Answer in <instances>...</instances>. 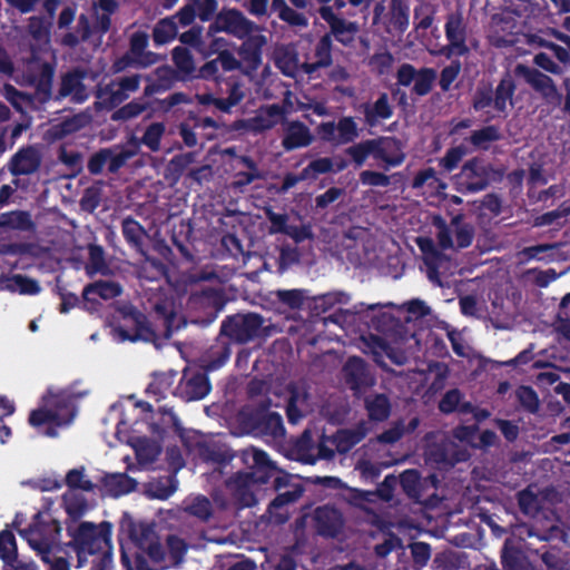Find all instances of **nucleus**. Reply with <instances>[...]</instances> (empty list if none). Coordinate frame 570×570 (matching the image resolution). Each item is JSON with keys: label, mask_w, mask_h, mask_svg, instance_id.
<instances>
[{"label": "nucleus", "mask_w": 570, "mask_h": 570, "mask_svg": "<svg viewBox=\"0 0 570 570\" xmlns=\"http://www.w3.org/2000/svg\"><path fill=\"white\" fill-rule=\"evenodd\" d=\"M389 24L399 35H403L410 26V4L407 0H391Z\"/></svg>", "instance_id": "obj_32"}, {"label": "nucleus", "mask_w": 570, "mask_h": 570, "mask_svg": "<svg viewBox=\"0 0 570 570\" xmlns=\"http://www.w3.org/2000/svg\"><path fill=\"white\" fill-rule=\"evenodd\" d=\"M444 32L448 43L442 46L435 55L451 59L463 57L470 52L466 45L468 27L461 11L451 12L446 16Z\"/></svg>", "instance_id": "obj_7"}, {"label": "nucleus", "mask_w": 570, "mask_h": 570, "mask_svg": "<svg viewBox=\"0 0 570 570\" xmlns=\"http://www.w3.org/2000/svg\"><path fill=\"white\" fill-rule=\"evenodd\" d=\"M177 489L175 478L167 476L150 483V495L158 500H167Z\"/></svg>", "instance_id": "obj_56"}, {"label": "nucleus", "mask_w": 570, "mask_h": 570, "mask_svg": "<svg viewBox=\"0 0 570 570\" xmlns=\"http://www.w3.org/2000/svg\"><path fill=\"white\" fill-rule=\"evenodd\" d=\"M365 435L366 431L363 426H357L356 429H344L336 432L333 441L337 452L347 453L357 445Z\"/></svg>", "instance_id": "obj_36"}, {"label": "nucleus", "mask_w": 570, "mask_h": 570, "mask_svg": "<svg viewBox=\"0 0 570 570\" xmlns=\"http://www.w3.org/2000/svg\"><path fill=\"white\" fill-rule=\"evenodd\" d=\"M102 488L112 498L128 494L136 489L137 482L126 473L106 474L101 479Z\"/></svg>", "instance_id": "obj_29"}, {"label": "nucleus", "mask_w": 570, "mask_h": 570, "mask_svg": "<svg viewBox=\"0 0 570 570\" xmlns=\"http://www.w3.org/2000/svg\"><path fill=\"white\" fill-rule=\"evenodd\" d=\"M185 512L197 518L202 522H207L213 515V504L205 495H197L186 503Z\"/></svg>", "instance_id": "obj_43"}, {"label": "nucleus", "mask_w": 570, "mask_h": 570, "mask_svg": "<svg viewBox=\"0 0 570 570\" xmlns=\"http://www.w3.org/2000/svg\"><path fill=\"white\" fill-rule=\"evenodd\" d=\"M501 563L504 570H529V564L521 551L507 544L502 549Z\"/></svg>", "instance_id": "obj_47"}, {"label": "nucleus", "mask_w": 570, "mask_h": 570, "mask_svg": "<svg viewBox=\"0 0 570 570\" xmlns=\"http://www.w3.org/2000/svg\"><path fill=\"white\" fill-rule=\"evenodd\" d=\"M212 390L207 373L203 370H185L177 384L174 395L184 402L199 401Z\"/></svg>", "instance_id": "obj_11"}, {"label": "nucleus", "mask_w": 570, "mask_h": 570, "mask_svg": "<svg viewBox=\"0 0 570 570\" xmlns=\"http://www.w3.org/2000/svg\"><path fill=\"white\" fill-rule=\"evenodd\" d=\"M364 403L367 416L371 421L383 422L389 419L391 414V403L385 394L370 395L365 399Z\"/></svg>", "instance_id": "obj_35"}, {"label": "nucleus", "mask_w": 570, "mask_h": 570, "mask_svg": "<svg viewBox=\"0 0 570 570\" xmlns=\"http://www.w3.org/2000/svg\"><path fill=\"white\" fill-rule=\"evenodd\" d=\"M264 317L254 312L227 315L220 325L219 335L235 344H247L261 334Z\"/></svg>", "instance_id": "obj_4"}, {"label": "nucleus", "mask_w": 570, "mask_h": 570, "mask_svg": "<svg viewBox=\"0 0 570 570\" xmlns=\"http://www.w3.org/2000/svg\"><path fill=\"white\" fill-rule=\"evenodd\" d=\"M19 534L27 540L30 548L38 553L42 562H50L52 542L36 525H29V528L20 530Z\"/></svg>", "instance_id": "obj_28"}, {"label": "nucleus", "mask_w": 570, "mask_h": 570, "mask_svg": "<svg viewBox=\"0 0 570 570\" xmlns=\"http://www.w3.org/2000/svg\"><path fill=\"white\" fill-rule=\"evenodd\" d=\"M121 230L127 244L138 254L145 255V242L149 235L141 224L131 217H126L121 223Z\"/></svg>", "instance_id": "obj_26"}, {"label": "nucleus", "mask_w": 570, "mask_h": 570, "mask_svg": "<svg viewBox=\"0 0 570 570\" xmlns=\"http://www.w3.org/2000/svg\"><path fill=\"white\" fill-rule=\"evenodd\" d=\"M178 35V23L174 18L160 19L153 29V41L156 46H163L174 40Z\"/></svg>", "instance_id": "obj_39"}, {"label": "nucleus", "mask_w": 570, "mask_h": 570, "mask_svg": "<svg viewBox=\"0 0 570 570\" xmlns=\"http://www.w3.org/2000/svg\"><path fill=\"white\" fill-rule=\"evenodd\" d=\"M144 79L148 82L144 89V97L165 92L171 89L177 81H181L178 72L168 65L157 67L153 75H147Z\"/></svg>", "instance_id": "obj_17"}, {"label": "nucleus", "mask_w": 570, "mask_h": 570, "mask_svg": "<svg viewBox=\"0 0 570 570\" xmlns=\"http://www.w3.org/2000/svg\"><path fill=\"white\" fill-rule=\"evenodd\" d=\"M141 256L144 257L140 271L142 277L149 281H157L167 275L168 268L161 259L149 256L146 249L145 255Z\"/></svg>", "instance_id": "obj_46"}, {"label": "nucleus", "mask_w": 570, "mask_h": 570, "mask_svg": "<svg viewBox=\"0 0 570 570\" xmlns=\"http://www.w3.org/2000/svg\"><path fill=\"white\" fill-rule=\"evenodd\" d=\"M396 85L409 87L413 82L412 94L419 97L429 95L436 79V71L430 67L416 69L409 62L402 63L396 70Z\"/></svg>", "instance_id": "obj_10"}, {"label": "nucleus", "mask_w": 570, "mask_h": 570, "mask_svg": "<svg viewBox=\"0 0 570 570\" xmlns=\"http://www.w3.org/2000/svg\"><path fill=\"white\" fill-rule=\"evenodd\" d=\"M198 455L206 463L217 464H227L234 458L226 444L216 441L198 443Z\"/></svg>", "instance_id": "obj_27"}, {"label": "nucleus", "mask_w": 570, "mask_h": 570, "mask_svg": "<svg viewBox=\"0 0 570 570\" xmlns=\"http://www.w3.org/2000/svg\"><path fill=\"white\" fill-rule=\"evenodd\" d=\"M517 72L521 75L525 82L534 91L540 94L549 105L560 106L563 101V111L570 117V78L563 79L562 86L566 90V96L563 97L562 94L559 92L553 79L538 69L518 65Z\"/></svg>", "instance_id": "obj_3"}, {"label": "nucleus", "mask_w": 570, "mask_h": 570, "mask_svg": "<svg viewBox=\"0 0 570 570\" xmlns=\"http://www.w3.org/2000/svg\"><path fill=\"white\" fill-rule=\"evenodd\" d=\"M333 40L331 33H325L315 46V58L323 63V67H330L333 63L332 58Z\"/></svg>", "instance_id": "obj_64"}, {"label": "nucleus", "mask_w": 570, "mask_h": 570, "mask_svg": "<svg viewBox=\"0 0 570 570\" xmlns=\"http://www.w3.org/2000/svg\"><path fill=\"white\" fill-rule=\"evenodd\" d=\"M87 71L75 67L60 75L58 89L55 94V101L69 99L71 104L81 105L89 98L88 89L83 82Z\"/></svg>", "instance_id": "obj_9"}, {"label": "nucleus", "mask_w": 570, "mask_h": 570, "mask_svg": "<svg viewBox=\"0 0 570 570\" xmlns=\"http://www.w3.org/2000/svg\"><path fill=\"white\" fill-rule=\"evenodd\" d=\"M273 294L278 303L291 309H301L309 301L308 291L301 288L277 289Z\"/></svg>", "instance_id": "obj_40"}, {"label": "nucleus", "mask_w": 570, "mask_h": 570, "mask_svg": "<svg viewBox=\"0 0 570 570\" xmlns=\"http://www.w3.org/2000/svg\"><path fill=\"white\" fill-rule=\"evenodd\" d=\"M433 225L436 227V239L438 245L441 249H453V233L446 222L441 216H435L433 219Z\"/></svg>", "instance_id": "obj_62"}, {"label": "nucleus", "mask_w": 570, "mask_h": 570, "mask_svg": "<svg viewBox=\"0 0 570 570\" xmlns=\"http://www.w3.org/2000/svg\"><path fill=\"white\" fill-rule=\"evenodd\" d=\"M83 126V118L80 115H76L66 118L52 127L53 134L57 139H62L71 134L77 132Z\"/></svg>", "instance_id": "obj_58"}, {"label": "nucleus", "mask_w": 570, "mask_h": 570, "mask_svg": "<svg viewBox=\"0 0 570 570\" xmlns=\"http://www.w3.org/2000/svg\"><path fill=\"white\" fill-rule=\"evenodd\" d=\"M358 110L364 116V124L370 128L376 127L382 120L390 119L394 112L386 92L380 94L374 102L361 104Z\"/></svg>", "instance_id": "obj_19"}, {"label": "nucleus", "mask_w": 570, "mask_h": 570, "mask_svg": "<svg viewBox=\"0 0 570 570\" xmlns=\"http://www.w3.org/2000/svg\"><path fill=\"white\" fill-rule=\"evenodd\" d=\"M7 286L10 291H18L22 295H37L41 291L38 281L21 274L12 275Z\"/></svg>", "instance_id": "obj_49"}, {"label": "nucleus", "mask_w": 570, "mask_h": 570, "mask_svg": "<svg viewBox=\"0 0 570 570\" xmlns=\"http://www.w3.org/2000/svg\"><path fill=\"white\" fill-rule=\"evenodd\" d=\"M41 165L38 150L32 147L20 148L10 159L9 170L12 176H24L36 173Z\"/></svg>", "instance_id": "obj_20"}, {"label": "nucleus", "mask_w": 570, "mask_h": 570, "mask_svg": "<svg viewBox=\"0 0 570 570\" xmlns=\"http://www.w3.org/2000/svg\"><path fill=\"white\" fill-rule=\"evenodd\" d=\"M517 399L520 405L530 413H537L540 406V401L537 392L527 385H521L515 391Z\"/></svg>", "instance_id": "obj_59"}, {"label": "nucleus", "mask_w": 570, "mask_h": 570, "mask_svg": "<svg viewBox=\"0 0 570 570\" xmlns=\"http://www.w3.org/2000/svg\"><path fill=\"white\" fill-rule=\"evenodd\" d=\"M55 77V68L49 62H43L40 66L39 72L33 77L32 82L36 87V92L39 96V100L46 104L53 100L55 94H52V82Z\"/></svg>", "instance_id": "obj_31"}, {"label": "nucleus", "mask_w": 570, "mask_h": 570, "mask_svg": "<svg viewBox=\"0 0 570 570\" xmlns=\"http://www.w3.org/2000/svg\"><path fill=\"white\" fill-rule=\"evenodd\" d=\"M372 157L384 163L383 168L397 167L403 164L405 156L400 149V142L394 137H379L372 139Z\"/></svg>", "instance_id": "obj_16"}, {"label": "nucleus", "mask_w": 570, "mask_h": 570, "mask_svg": "<svg viewBox=\"0 0 570 570\" xmlns=\"http://www.w3.org/2000/svg\"><path fill=\"white\" fill-rule=\"evenodd\" d=\"M195 161V153L175 155L166 166V177L178 181L185 170Z\"/></svg>", "instance_id": "obj_44"}, {"label": "nucleus", "mask_w": 570, "mask_h": 570, "mask_svg": "<svg viewBox=\"0 0 570 570\" xmlns=\"http://www.w3.org/2000/svg\"><path fill=\"white\" fill-rule=\"evenodd\" d=\"M110 149V158L108 159V171L111 174H116L119 171L121 167L126 165V163L136 156L138 146L134 145V147L125 148V147H116Z\"/></svg>", "instance_id": "obj_51"}, {"label": "nucleus", "mask_w": 570, "mask_h": 570, "mask_svg": "<svg viewBox=\"0 0 570 570\" xmlns=\"http://www.w3.org/2000/svg\"><path fill=\"white\" fill-rule=\"evenodd\" d=\"M173 62L175 70L180 76L181 81L193 79L195 76L196 67L191 52L186 47H176L171 51Z\"/></svg>", "instance_id": "obj_34"}, {"label": "nucleus", "mask_w": 570, "mask_h": 570, "mask_svg": "<svg viewBox=\"0 0 570 570\" xmlns=\"http://www.w3.org/2000/svg\"><path fill=\"white\" fill-rule=\"evenodd\" d=\"M153 314L155 321L161 324L165 338H170L175 332L185 326V321L178 316L174 304L166 299L159 301L154 305Z\"/></svg>", "instance_id": "obj_21"}, {"label": "nucleus", "mask_w": 570, "mask_h": 570, "mask_svg": "<svg viewBox=\"0 0 570 570\" xmlns=\"http://www.w3.org/2000/svg\"><path fill=\"white\" fill-rule=\"evenodd\" d=\"M255 27L256 24L247 19L240 10L224 8L209 24L207 35L214 36L218 32H226L238 39H244L254 31Z\"/></svg>", "instance_id": "obj_8"}, {"label": "nucleus", "mask_w": 570, "mask_h": 570, "mask_svg": "<svg viewBox=\"0 0 570 570\" xmlns=\"http://www.w3.org/2000/svg\"><path fill=\"white\" fill-rule=\"evenodd\" d=\"M337 146L353 142L358 136L360 130L355 119L352 116H343L337 122Z\"/></svg>", "instance_id": "obj_45"}, {"label": "nucleus", "mask_w": 570, "mask_h": 570, "mask_svg": "<svg viewBox=\"0 0 570 570\" xmlns=\"http://www.w3.org/2000/svg\"><path fill=\"white\" fill-rule=\"evenodd\" d=\"M271 400L266 397L257 406L242 412L243 423L255 434L279 439L285 435L283 417L268 411Z\"/></svg>", "instance_id": "obj_6"}, {"label": "nucleus", "mask_w": 570, "mask_h": 570, "mask_svg": "<svg viewBox=\"0 0 570 570\" xmlns=\"http://www.w3.org/2000/svg\"><path fill=\"white\" fill-rule=\"evenodd\" d=\"M451 224L454 226L455 244L458 249L469 247L474 238V227L462 222L461 216L452 218Z\"/></svg>", "instance_id": "obj_48"}, {"label": "nucleus", "mask_w": 570, "mask_h": 570, "mask_svg": "<svg viewBox=\"0 0 570 570\" xmlns=\"http://www.w3.org/2000/svg\"><path fill=\"white\" fill-rule=\"evenodd\" d=\"M554 35L556 38L562 41L567 47H562L541 37H535L538 40L533 39V42H537L542 48L549 49L552 56L557 58L559 62L570 66V36L560 31H556Z\"/></svg>", "instance_id": "obj_37"}, {"label": "nucleus", "mask_w": 570, "mask_h": 570, "mask_svg": "<svg viewBox=\"0 0 570 570\" xmlns=\"http://www.w3.org/2000/svg\"><path fill=\"white\" fill-rule=\"evenodd\" d=\"M175 376V372L155 375L153 381L149 383L147 391L159 396L160 399H164L166 396V392L174 384Z\"/></svg>", "instance_id": "obj_60"}, {"label": "nucleus", "mask_w": 570, "mask_h": 570, "mask_svg": "<svg viewBox=\"0 0 570 570\" xmlns=\"http://www.w3.org/2000/svg\"><path fill=\"white\" fill-rule=\"evenodd\" d=\"M219 67L224 71H234L240 67V62L228 49L222 50L216 59L205 62L195 73L194 78L217 81L220 78Z\"/></svg>", "instance_id": "obj_18"}, {"label": "nucleus", "mask_w": 570, "mask_h": 570, "mask_svg": "<svg viewBox=\"0 0 570 570\" xmlns=\"http://www.w3.org/2000/svg\"><path fill=\"white\" fill-rule=\"evenodd\" d=\"M350 301V295L343 291H334L321 294L309 298L307 307L312 317H320L336 305H345Z\"/></svg>", "instance_id": "obj_23"}, {"label": "nucleus", "mask_w": 570, "mask_h": 570, "mask_svg": "<svg viewBox=\"0 0 570 570\" xmlns=\"http://www.w3.org/2000/svg\"><path fill=\"white\" fill-rule=\"evenodd\" d=\"M121 563L127 570H154L142 550H136L132 556L126 550L125 544H121Z\"/></svg>", "instance_id": "obj_53"}, {"label": "nucleus", "mask_w": 570, "mask_h": 570, "mask_svg": "<svg viewBox=\"0 0 570 570\" xmlns=\"http://www.w3.org/2000/svg\"><path fill=\"white\" fill-rule=\"evenodd\" d=\"M48 404L50 407H39L30 412L28 419L30 425L35 428H40L45 424L61 426L62 424H67L71 421L73 414H70L67 420H65L60 414L61 410L69 409V403L65 397L59 395L52 396Z\"/></svg>", "instance_id": "obj_15"}, {"label": "nucleus", "mask_w": 570, "mask_h": 570, "mask_svg": "<svg viewBox=\"0 0 570 570\" xmlns=\"http://www.w3.org/2000/svg\"><path fill=\"white\" fill-rule=\"evenodd\" d=\"M344 381L354 395L375 384V379L368 371L367 363L360 356L347 358L342 368Z\"/></svg>", "instance_id": "obj_13"}, {"label": "nucleus", "mask_w": 570, "mask_h": 570, "mask_svg": "<svg viewBox=\"0 0 570 570\" xmlns=\"http://www.w3.org/2000/svg\"><path fill=\"white\" fill-rule=\"evenodd\" d=\"M165 130L166 126L164 122H151L147 126L142 137L140 138V144L146 146L150 151H159Z\"/></svg>", "instance_id": "obj_50"}, {"label": "nucleus", "mask_w": 570, "mask_h": 570, "mask_svg": "<svg viewBox=\"0 0 570 570\" xmlns=\"http://www.w3.org/2000/svg\"><path fill=\"white\" fill-rule=\"evenodd\" d=\"M18 557L17 541L13 532L9 529H4L0 532V558L3 563L14 561Z\"/></svg>", "instance_id": "obj_54"}, {"label": "nucleus", "mask_w": 570, "mask_h": 570, "mask_svg": "<svg viewBox=\"0 0 570 570\" xmlns=\"http://www.w3.org/2000/svg\"><path fill=\"white\" fill-rule=\"evenodd\" d=\"M117 313L119 314V321L115 331L122 342L155 343L158 340V335L146 314L132 304H122L117 308Z\"/></svg>", "instance_id": "obj_2"}, {"label": "nucleus", "mask_w": 570, "mask_h": 570, "mask_svg": "<svg viewBox=\"0 0 570 570\" xmlns=\"http://www.w3.org/2000/svg\"><path fill=\"white\" fill-rule=\"evenodd\" d=\"M345 154L351 157L355 167H362L366 159L372 156V139H366L350 146L345 149Z\"/></svg>", "instance_id": "obj_57"}, {"label": "nucleus", "mask_w": 570, "mask_h": 570, "mask_svg": "<svg viewBox=\"0 0 570 570\" xmlns=\"http://www.w3.org/2000/svg\"><path fill=\"white\" fill-rule=\"evenodd\" d=\"M494 167L481 157L466 160L459 174L454 176V185L461 194H473L488 188L494 175Z\"/></svg>", "instance_id": "obj_5"}, {"label": "nucleus", "mask_w": 570, "mask_h": 570, "mask_svg": "<svg viewBox=\"0 0 570 570\" xmlns=\"http://www.w3.org/2000/svg\"><path fill=\"white\" fill-rule=\"evenodd\" d=\"M121 293L122 287L119 283L112 281H98L85 286L82 297L87 302H92L94 298L90 295L95 294L102 299H112L118 297Z\"/></svg>", "instance_id": "obj_33"}, {"label": "nucleus", "mask_w": 570, "mask_h": 570, "mask_svg": "<svg viewBox=\"0 0 570 570\" xmlns=\"http://www.w3.org/2000/svg\"><path fill=\"white\" fill-rule=\"evenodd\" d=\"M313 136L309 128L299 120L291 121L285 128L282 146L286 151L307 147L312 144Z\"/></svg>", "instance_id": "obj_22"}, {"label": "nucleus", "mask_w": 570, "mask_h": 570, "mask_svg": "<svg viewBox=\"0 0 570 570\" xmlns=\"http://www.w3.org/2000/svg\"><path fill=\"white\" fill-rule=\"evenodd\" d=\"M149 108L150 104L148 101H144L141 99H134L130 102L115 110L111 114L110 119L112 121H128L139 117L144 111H146Z\"/></svg>", "instance_id": "obj_42"}, {"label": "nucleus", "mask_w": 570, "mask_h": 570, "mask_svg": "<svg viewBox=\"0 0 570 570\" xmlns=\"http://www.w3.org/2000/svg\"><path fill=\"white\" fill-rule=\"evenodd\" d=\"M502 138L499 127L489 125L481 129L473 130L468 138V141L479 150H489L490 145L494 141H499Z\"/></svg>", "instance_id": "obj_38"}, {"label": "nucleus", "mask_w": 570, "mask_h": 570, "mask_svg": "<svg viewBox=\"0 0 570 570\" xmlns=\"http://www.w3.org/2000/svg\"><path fill=\"white\" fill-rule=\"evenodd\" d=\"M517 90V83L513 76L507 71L497 85L493 97H494V109L498 112H505L508 104L513 105L512 99Z\"/></svg>", "instance_id": "obj_30"}, {"label": "nucleus", "mask_w": 570, "mask_h": 570, "mask_svg": "<svg viewBox=\"0 0 570 570\" xmlns=\"http://www.w3.org/2000/svg\"><path fill=\"white\" fill-rule=\"evenodd\" d=\"M317 12L320 13L321 18L330 26L331 36L333 35L335 39L341 43H347V41L343 38L344 33H354L357 30L354 22L346 21L344 18L335 14L331 6H321Z\"/></svg>", "instance_id": "obj_24"}, {"label": "nucleus", "mask_w": 570, "mask_h": 570, "mask_svg": "<svg viewBox=\"0 0 570 570\" xmlns=\"http://www.w3.org/2000/svg\"><path fill=\"white\" fill-rule=\"evenodd\" d=\"M63 502L66 512L72 519L81 518L87 511V501L82 497H78L73 493L67 492L63 494Z\"/></svg>", "instance_id": "obj_61"}, {"label": "nucleus", "mask_w": 570, "mask_h": 570, "mask_svg": "<svg viewBox=\"0 0 570 570\" xmlns=\"http://www.w3.org/2000/svg\"><path fill=\"white\" fill-rule=\"evenodd\" d=\"M85 469H72L70 470L65 479L66 485L69 488V492L71 493L72 490H82L86 492H92L95 489V484L88 480L85 479Z\"/></svg>", "instance_id": "obj_55"}, {"label": "nucleus", "mask_w": 570, "mask_h": 570, "mask_svg": "<svg viewBox=\"0 0 570 570\" xmlns=\"http://www.w3.org/2000/svg\"><path fill=\"white\" fill-rule=\"evenodd\" d=\"M127 538L136 550H144L157 537L154 525L145 522L137 523L128 512H125L119 522L118 540L125 544Z\"/></svg>", "instance_id": "obj_12"}, {"label": "nucleus", "mask_w": 570, "mask_h": 570, "mask_svg": "<svg viewBox=\"0 0 570 570\" xmlns=\"http://www.w3.org/2000/svg\"><path fill=\"white\" fill-rule=\"evenodd\" d=\"M316 533L326 539L337 538L344 528V517L335 507H317L313 514Z\"/></svg>", "instance_id": "obj_14"}, {"label": "nucleus", "mask_w": 570, "mask_h": 570, "mask_svg": "<svg viewBox=\"0 0 570 570\" xmlns=\"http://www.w3.org/2000/svg\"><path fill=\"white\" fill-rule=\"evenodd\" d=\"M97 109L112 110L128 99L116 81L105 86L98 85L96 89Z\"/></svg>", "instance_id": "obj_25"}, {"label": "nucleus", "mask_w": 570, "mask_h": 570, "mask_svg": "<svg viewBox=\"0 0 570 570\" xmlns=\"http://www.w3.org/2000/svg\"><path fill=\"white\" fill-rule=\"evenodd\" d=\"M112 524L102 521L98 525L92 522H81L72 532L70 546L77 556V567H83L89 557L99 559L102 554H112Z\"/></svg>", "instance_id": "obj_1"}, {"label": "nucleus", "mask_w": 570, "mask_h": 570, "mask_svg": "<svg viewBox=\"0 0 570 570\" xmlns=\"http://www.w3.org/2000/svg\"><path fill=\"white\" fill-rule=\"evenodd\" d=\"M52 29V22L43 16H31L28 19V33L38 41L48 39Z\"/></svg>", "instance_id": "obj_52"}, {"label": "nucleus", "mask_w": 570, "mask_h": 570, "mask_svg": "<svg viewBox=\"0 0 570 570\" xmlns=\"http://www.w3.org/2000/svg\"><path fill=\"white\" fill-rule=\"evenodd\" d=\"M568 215H570V207H564L561 205L557 209L543 213L542 215H539L534 218V226L542 227V226H550V225H559L562 226V223L560 219L566 218Z\"/></svg>", "instance_id": "obj_63"}, {"label": "nucleus", "mask_w": 570, "mask_h": 570, "mask_svg": "<svg viewBox=\"0 0 570 570\" xmlns=\"http://www.w3.org/2000/svg\"><path fill=\"white\" fill-rule=\"evenodd\" d=\"M2 227L29 230L33 227V223L28 212L12 210L0 215V228Z\"/></svg>", "instance_id": "obj_41"}]
</instances>
